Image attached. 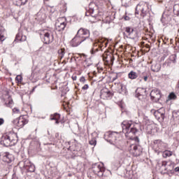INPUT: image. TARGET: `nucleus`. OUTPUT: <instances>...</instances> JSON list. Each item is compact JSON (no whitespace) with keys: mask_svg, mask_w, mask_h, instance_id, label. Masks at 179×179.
Returning <instances> with one entry per match:
<instances>
[{"mask_svg":"<svg viewBox=\"0 0 179 179\" xmlns=\"http://www.w3.org/2000/svg\"><path fill=\"white\" fill-rule=\"evenodd\" d=\"M139 124L134 123L132 121L124 120L122 123V132L126 138H132L133 135H136L138 126Z\"/></svg>","mask_w":179,"mask_h":179,"instance_id":"f257e3e1","label":"nucleus"},{"mask_svg":"<svg viewBox=\"0 0 179 179\" xmlns=\"http://www.w3.org/2000/svg\"><path fill=\"white\" fill-rule=\"evenodd\" d=\"M17 134L15 132H10L8 134L2 136L1 138L0 143L6 148H9V146H15L17 143Z\"/></svg>","mask_w":179,"mask_h":179,"instance_id":"f03ea898","label":"nucleus"},{"mask_svg":"<svg viewBox=\"0 0 179 179\" xmlns=\"http://www.w3.org/2000/svg\"><path fill=\"white\" fill-rule=\"evenodd\" d=\"M99 6L94 2H91L89 5L88 12L85 13L86 16H91L90 19L91 23L99 22Z\"/></svg>","mask_w":179,"mask_h":179,"instance_id":"7ed1b4c3","label":"nucleus"},{"mask_svg":"<svg viewBox=\"0 0 179 179\" xmlns=\"http://www.w3.org/2000/svg\"><path fill=\"white\" fill-rule=\"evenodd\" d=\"M104 139L107 142H110L111 145H115L116 146H120L122 141L120 138V134L115 131H108L104 134Z\"/></svg>","mask_w":179,"mask_h":179,"instance_id":"20e7f679","label":"nucleus"},{"mask_svg":"<svg viewBox=\"0 0 179 179\" xmlns=\"http://www.w3.org/2000/svg\"><path fill=\"white\" fill-rule=\"evenodd\" d=\"M123 36L126 38H130L131 40H138L139 38V34L136 30L131 27H127L124 28Z\"/></svg>","mask_w":179,"mask_h":179,"instance_id":"39448f33","label":"nucleus"},{"mask_svg":"<svg viewBox=\"0 0 179 179\" xmlns=\"http://www.w3.org/2000/svg\"><path fill=\"white\" fill-rule=\"evenodd\" d=\"M148 10H149V4L146 2L141 1L137 5L135 14L139 15L140 13L141 16L145 17L146 13H148Z\"/></svg>","mask_w":179,"mask_h":179,"instance_id":"423d86ee","label":"nucleus"},{"mask_svg":"<svg viewBox=\"0 0 179 179\" xmlns=\"http://www.w3.org/2000/svg\"><path fill=\"white\" fill-rule=\"evenodd\" d=\"M40 35L41 38H42V41L44 43V44H50V43L54 41V35H52L50 31H42Z\"/></svg>","mask_w":179,"mask_h":179,"instance_id":"0eeeda50","label":"nucleus"},{"mask_svg":"<svg viewBox=\"0 0 179 179\" xmlns=\"http://www.w3.org/2000/svg\"><path fill=\"white\" fill-rule=\"evenodd\" d=\"M154 149L156 152H163V150H166L167 148V144L161 140H155L154 141Z\"/></svg>","mask_w":179,"mask_h":179,"instance_id":"6e6552de","label":"nucleus"},{"mask_svg":"<svg viewBox=\"0 0 179 179\" xmlns=\"http://www.w3.org/2000/svg\"><path fill=\"white\" fill-rule=\"evenodd\" d=\"M142 146L140 145L132 144L130 145V152L136 157L142 155Z\"/></svg>","mask_w":179,"mask_h":179,"instance_id":"1a4fd4ad","label":"nucleus"},{"mask_svg":"<svg viewBox=\"0 0 179 179\" xmlns=\"http://www.w3.org/2000/svg\"><path fill=\"white\" fill-rule=\"evenodd\" d=\"M150 96L152 101L157 103L162 98V92L158 89H154L151 91Z\"/></svg>","mask_w":179,"mask_h":179,"instance_id":"9d476101","label":"nucleus"},{"mask_svg":"<svg viewBox=\"0 0 179 179\" xmlns=\"http://www.w3.org/2000/svg\"><path fill=\"white\" fill-rule=\"evenodd\" d=\"M163 111V108L159 109L158 110H156L155 109L151 110L152 114L155 115V118L158 120V121H164V112Z\"/></svg>","mask_w":179,"mask_h":179,"instance_id":"9b49d317","label":"nucleus"},{"mask_svg":"<svg viewBox=\"0 0 179 179\" xmlns=\"http://www.w3.org/2000/svg\"><path fill=\"white\" fill-rule=\"evenodd\" d=\"M13 122L15 127L23 128V127L27 124V120L24 119L23 116H20L19 118L15 119Z\"/></svg>","mask_w":179,"mask_h":179,"instance_id":"f8f14e48","label":"nucleus"},{"mask_svg":"<svg viewBox=\"0 0 179 179\" xmlns=\"http://www.w3.org/2000/svg\"><path fill=\"white\" fill-rule=\"evenodd\" d=\"M92 171L94 174L103 176V173H104V167L103 166V164H94L92 165Z\"/></svg>","mask_w":179,"mask_h":179,"instance_id":"ddd939ff","label":"nucleus"},{"mask_svg":"<svg viewBox=\"0 0 179 179\" xmlns=\"http://www.w3.org/2000/svg\"><path fill=\"white\" fill-rule=\"evenodd\" d=\"M24 168L29 173H34L36 171L34 164L31 163L29 159L24 161Z\"/></svg>","mask_w":179,"mask_h":179,"instance_id":"4468645a","label":"nucleus"},{"mask_svg":"<svg viewBox=\"0 0 179 179\" xmlns=\"http://www.w3.org/2000/svg\"><path fill=\"white\" fill-rule=\"evenodd\" d=\"M24 168L29 173H34L36 171L34 164L31 163L29 159L24 161Z\"/></svg>","mask_w":179,"mask_h":179,"instance_id":"2eb2a0df","label":"nucleus"},{"mask_svg":"<svg viewBox=\"0 0 179 179\" xmlns=\"http://www.w3.org/2000/svg\"><path fill=\"white\" fill-rule=\"evenodd\" d=\"M77 34L81 38H84V41L90 37V31L88 29L84 28H80L78 31Z\"/></svg>","mask_w":179,"mask_h":179,"instance_id":"dca6fc26","label":"nucleus"},{"mask_svg":"<svg viewBox=\"0 0 179 179\" xmlns=\"http://www.w3.org/2000/svg\"><path fill=\"white\" fill-rule=\"evenodd\" d=\"M85 41V38H81L78 34L76 35V36L71 40V44L72 47H78V45H80V44H82Z\"/></svg>","mask_w":179,"mask_h":179,"instance_id":"f3484780","label":"nucleus"},{"mask_svg":"<svg viewBox=\"0 0 179 179\" xmlns=\"http://www.w3.org/2000/svg\"><path fill=\"white\" fill-rule=\"evenodd\" d=\"M146 96V89L145 88H138L136 90V97L138 99V100H142L143 97Z\"/></svg>","mask_w":179,"mask_h":179,"instance_id":"a211bd4d","label":"nucleus"},{"mask_svg":"<svg viewBox=\"0 0 179 179\" xmlns=\"http://www.w3.org/2000/svg\"><path fill=\"white\" fill-rule=\"evenodd\" d=\"M65 27H66V22H60L59 20H57L55 24V29L57 31L62 32L65 30Z\"/></svg>","mask_w":179,"mask_h":179,"instance_id":"6ab92c4d","label":"nucleus"},{"mask_svg":"<svg viewBox=\"0 0 179 179\" xmlns=\"http://www.w3.org/2000/svg\"><path fill=\"white\" fill-rule=\"evenodd\" d=\"M15 160V157H13V155L9 153V152H4L3 155V162H5L6 163H12Z\"/></svg>","mask_w":179,"mask_h":179,"instance_id":"aec40b11","label":"nucleus"},{"mask_svg":"<svg viewBox=\"0 0 179 179\" xmlns=\"http://www.w3.org/2000/svg\"><path fill=\"white\" fill-rule=\"evenodd\" d=\"M26 36H23V34H22V33H18L17 34L14 43H19V41L22 42V41H26Z\"/></svg>","mask_w":179,"mask_h":179,"instance_id":"412c9836","label":"nucleus"},{"mask_svg":"<svg viewBox=\"0 0 179 179\" xmlns=\"http://www.w3.org/2000/svg\"><path fill=\"white\" fill-rule=\"evenodd\" d=\"M160 69H162V65L160 63L155 62L153 63L151 66V70L152 72H159Z\"/></svg>","mask_w":179,"mask_h":179,"instance_id":"4be33fe9","label":"nucleus"},{"mask_svg":"<svg viewBox=\"0 0 179 179\" xmlns=\"http://www.w3.org/2000/svg\"><path fill=\"white\" fill-rule=\"evenodd\" d=\"M99 48H101V45L98 43H94L93 47L90 51L91 54H96V52H99Z\"/></svg>","mask_w":179,"mask_h":179,"instance_id":"5701e85b","label":"nucleus"},{"mask_svg":"<svg viewBox=\"0 0 179 179\" xmlns=\"http://www.w3.org/2000/svg\"><path fill=\"white\" fill-rule=\"evenodd\" d=\"M61 118V115L59 113H55L54 115H50V120H55V124H59V119Z\"/></svg>","mask_w":179,"mask_h":179,"instance_id":"b1692460","label":"nucleus"},{"mask_svg":"<svg viewBox=\"0 0 179 179\" xmlns=\"http://www.w3.org/2000/svg\"><path fill=\"white\" fill-rule=\"evenodd\" d=\"M128 78L129 79H131V80H134L135 79L138 78V73L134 71H131L129 73H128Z\"/></svg>","mask_w":179,"mask_h":179,"instance_id":"393cba45","label":"nucleus"},{"mask_svg":"<svg viewBox=\"0 0 179 179\" xmlns=\"http://www.w3.org/2000/svg\"><path fill=\"white\" fill-rule=\"evenodd\" d=\"M27 0H13V3L15 6H22V5H26Z\"/></svg>","mask_w":179,"mask_h":179,"instance_id":"a878e982","label":"nucleus"},{"mask_svg":"<svg viewBox=\"0 0 179 179\" xmlns=\"http://www.w3.org/2000/svg\"><path fill=\"white\" fill-rule=\"evenodd\" d=\"M166 166H167V162L163 161L160 166V169L162 170L161 173L163 174H166V171H167V167H166Z\"/></svg>","mask_w":179,"mask_h":179,"instance_id":"bb28decb","label":"nucleus"},{"mask_svg":"<svg viewBox=\"0 0 179 179\" xmlns=\"http://www.w3.org/2000/svg\"><path fill=\"white\" fill-rule=\"evenodd\" d=\"M8 102H5L6 107H9L10 108H12L13 106V99H12V97L10 96H8Z\"/></svg>","mask_w":179,"mask_h":179,"instance_id":"cd10ccee","label":"nucleus"},{"mask_svg":"<svg viewBox=\"0 0 179 179\" xmlns=\"http://www.w3.org/2000/svg\"><path fill=\"white\" fill-rule=\"evenodd\" d=\"M162 156L164 158L170 157V156H173V152L170 150H165L163 152Z\"/></svg>","mask_w":179,"mask_h":179,"instance_id":"c85d7f7f","label":"nucleus"},{"mask_svg":"<svg viewBox=\"0 0 179 179\" xmlns=\"http://www.w3.org/2000/svg\"><path fill=\"white\" fill-rule=\"evenodd\" d=\"M58 54H59V59H62V58H64V57H65V49L62 48V49L59 50Z\"/></svg>","mask_w":179,"mask_h":179,"instance_id":"c756f323","label":"nucleus"},{"mask_svg":"<svg viewBox=\"0 0 179 179\" xmlns=\"http://www.w3.org/2000/svg\"><path fill=\"white\" fill-rule=\"evenodd\" d=\"M173 13L176 16H179V4H175L173 6Z\"/></svg>","mask_w":179,"mask_h":179,"instance_id":"7c9ffc66","label":"nucleus"},{"mask_svg":"<svg viewBox=\"0 0 179 179\" xmlns=\"http://www.w3.org/2000/svg\"><path fill=\"white\" fill-rule=\"evenodd\" d=\"M89 143L91 145V146H96V145H97L96 137H93L91 140H90Z\"/></svg>","mask_w":179,"mask_h":179,"instance_id":"2f4dec72","label":"nucleus"},{"mask_svg":"<svg viewBox=\"0 0 179 179\" xmlns=\"http://www.w3.org/2000/svg\"><path fill=\"white\" fill-rule=\"evenodd\" d=\"M120 93H121L122 94H127V87L124 85H121Z\"/></svg>","mask_w":179,"mask_h":179,"instance_id":"473e14b6","label":"nucleus"},{"mask_svg":"<svg viewBox=\"0 0 179 179\" xmlns=\"http://www.w3.org/2000/svg\"><path fill=\"white\" fill-rule=\"evenodd\" d=\"M143 75L144 76L141 75L140 78H141V79H144L145 82H148V73L146 72H143Z\"/></svg>","mask_w":179,"mask_h":179,"instance_id":"72a5a7b5","label":"nucleus"},{"mask_svg":"<svg viewBox=\"0 0 179 179\" xmlns=\"http://www.w3.org/2000/svg\"><path fill=\"white\" fill-rule=\"evenodd\" d=\"M169 98L170 99V100H176V99H177V96L173 92H171L169 94Z\"/></svg>","mask_w":179,"mask_h":179,"instance_id":"f704fd0d","label":"nucleus"},{"mask_svg":"<svg viewBox=\"0 0 179 179\" xmlns=\"http://www.w3.org/2000/svg\"><path fill=\"white\" fill-rule=\"evenodd\" d=\"M15 80H17L18 82H22L23 80V78L20 76H17L15 78Z\"/></svg>","mask_w":179,"mask_h":179,"instance_id":"c9c22d12","label":"nucleus"},{"mask_svg":"<svg viewBox=\"0 0 179 179\" xmlns=\"http://www.w3.org/2000/svg\"><path fill=\"white\" fill-rule=\"evenodd\" d=\"M13 112L16 113L17 114H20V110H19V108H14L13 109Z\"/></svg>","mask_w":179,"mask_h":179,"instance_id":"e433bc0d","label":"nucleus"},{"mask_svg":"<svg viewBox=\"0 0 179 179\" xmlns=\"http://www.w3.org/2000/svg\"><path fill=\"white\" fill-rule=\"evenodd\" d=\"M80 82H81V83H85L86 82V78H85L84 76H82L80 78Z\"/></svg>","mask_w":179,"mask_h":179,"instance_id":"4c0bfd02","label":"nucleus"},{"mask_svg":"<svg viewBox=\"0 0 179 179\" xmlns=\"http://www.w3.org/2000/svg\"><path fill=\"white\" fill-rule=\"evenodd\" d=\"M87 89H89V85L85 84L83 87H82V90H87Z\"/></svg>","mask_w":179,"mask_h":179,"instance_id":"58836bf2","label":"nucleus"},{"mask_svg":"<svg viewBox=\"0 0 179 179\" xmlns=\"http://www.w3.org/2000/svg\"><path fill=\"white\" fill-rule=\"evenodd\" d=\"M5 124V120L3 118H0V127L1 125H3Z\"/></svg>","mask_w":179,"mask_h":179,"instance_id":"ea45409f","label":"nucleus"},{"mask_svg":"<svg viewBox=\"0 0 179 179\" xmlns=\"http://www.w3.org/2000/svg\"><path fill=\"white\" fill-rule=\"evenodd\" d=\"M5 40V36L0 34V41H3Z\"/></svg>","mask_w":179,"mask_h":179,"instance_id":"a19ab883","label":"nucleus"},{"mask_svg":"<svg viewBox=\"0 0 179 179\" xmlns=\"http://www.w3.org/2000/svg\"><path fill=\"white\" fill-rule=\"evenodd\" d=\"M171 58H173V62H176V58H177V56H176V55H173L171 56Z\"/></svg>","mask_w":179,"mask_h":179,"instance_id":"79ce46f5","label":"nucleus"},{"mask_svg":"<svg viewBox=\"0 0 179 179\" xmlns=\"http://www.w3.org/2000/svg\"><path fill=\"white\" fill-rule=\"evenodd\" d=\"M117 79H118V76H115V77L113 78V80H117Z\"/></svg>","mask_w":179,"mask_h":179,"instance_id":"37998d69","label":"nucleus"},{"mask_svg":"<svg viewBox=\"0 0 179 179\" xmlns=\"http://www.w3.org/2000/svg\"><path fill=\"white\" fill-rule=\"evenodd\" d=\"M176 173H179V166L175 168Z\"/></svg>","mask_w":179,"mask_h":179,"instance_id":"c03bdc74","label":"nucleus"},{"mask_svg":"<svg viewBox=\"0 0 179 179\" xmlns=\"http://www.w3.org/2000/svg\"><path fill=\"white\" fill-rule=\"evenodd\" d=\"M134 139L136 142L139 143V138H138V136L135 137Z\"/></svg>","mask_w":179,"mask_h":179,"instance_id":"a18cd8bd","label":"nucleus"},{"mask_svg":"<svg viewBox=\"0 0 179 179\" xmlns=\"http://www.w3.org/2000/svg\"><path fill=\"white\" fill-rule=\"evenodd\" d=\"M129 19H131V18H129V17H128L127 15L124 17V20H129Z\"/></svg>","mask_w":179,"mask_h":179,"instance_id":"49530a36","label":"nucleus"},{"mask_svg":"<svg viewBox=\"0 0 179 179\" xmlns=\"http://www.w3.org/2000/svg\"><path fill=\"white\" fill-rule=\"evenodd\" d=\"M77 78H78V77L76 76H72L73 80H76Z\"/></svg>","mask_w":179,"mask_h":179,"instance_id":"de8ad7c7","label":"nucleus"},{"mask_svg":"<svg viewBox=\"0 0 179 179\" xmlns=\"http://www.w3.org/2000/svg\"><path fill=\"white\" fill-rule=\"evenodd\" d=\"M12 179H17V177H16V175H15V174H13V175Z\"/></svg>","mask_w":179,"mask_h":179,"instance_id":"09e8293b","label":"nucleus"},{"mask_svg":"<svg viewBox=\"0 0 179 179\" xmlns=\"http://www.w3.org/2000/svg\"><path fill=\"white\" fill-rule=\"evenodd\" d=\"M133 178H134V175H131V176H130L129 177L128 179H133Z\"/></svg>","mask_w":179,"mask_h":179,"instance_id":"8fccbe9b","label":"nucleus"},{"mask_svg":"<svg viewBox=\"0 0 179 179\" xmlns=\"http://www.w3.org/2000/svg\"><path fill=\"white\" fill-rule=\"evenodd\" d=\"M107 94H108V96H111V92H107Z\"/></svg>","mask_w":179,"mask_h":179,"instance_id":"3c124183","label":"nucleus"},{"mask_svg":"<svg viewBox=\"0 0 179 179\" xmlns=\"http://www.w3.org/2000/svg\"><path fill=\"white\" fill-rule=\"evenodd\" d=\"M141 75H142V76H145V74H143V72L139 73V76H140V77H141Z\"/></svg>","mask_w":179,"mask_h":179,"instance_id":"603ef678","label":"nucleus"},{"mask_svg":"<svg viewBox=\"0 0 179 179\" xmlns=\"http://www.w3.org/2000/svg\"><path fill=\"white\" fill-rule=\"evenodd\" d=\"M110 61H113V60H114V59L113 58V57L110 56Z\"/></svg>","mask_w":179,"mask_h":179,"instance_id":"864d4df0","label":"nucleus"},{"mask_svg":"<svg viewBox=\"0 0 179 179\" xmlns=\"http://www.w3.org/2000/svg\"><path fill=\"white\" fill-rule=\"evenodd\" d=\"M170 43H171V44H173V39H170Z\"/></svg>","mask_w":179,"mask_h":179,"instance_id":"5fc2aeb1","label":"nucleus"},{"mask_svg":"<svg viewBox=\"0 0 179 179\" xmlns=\"http://www.w3.org/2000/svg\"><path fill=\"white\" fill-rule=\"evenodd\" d=\"M89 66H90V64H89L85 66V67H87V68H89Z\"/></svg>","mask_w":179,"mask_h":179,"instance_id":"6e6d98bb","label":"nucleus"},{"mask_svg":"<svg viewBox=\"0 0 179 179\" xmlns=\"http://www.w3.org/2000/svg\"><path fill=\"white\" fill-rule=\"evenodd\" d=\"M129 173H130L131 174H132V171H130Z\"/></svg>","mask_w":179,"mask_h":179,"instance_id":"4d7b16f0","label":"nucleus"},{"mask_svg":"<svg viewBox=\"0 0 179 179\" xmlns=\"http://www.w3.org/2000/svg\"><path fill=\"white\" fill-rule=\"evenodd\" d=\"M32 92H34V88L32 90Z\"/></svg>","mask_w":179,"mask_h":179,"instance_id":"13d9d810","label":"nucleus"},{"mask_svg":"<svg viewBox=\"0 0 179 179\" xmlns=\"http://www.w3.org/2000/svg\"><path fill=\"white\" fill-rule=\"evenodd\" d=\"M45 1H48V0H45Z\"/></svg>","mask_w":179,"mask_h":179,"instance_id":"bf43d9fd","label":"nucleus"}]
</instances>
